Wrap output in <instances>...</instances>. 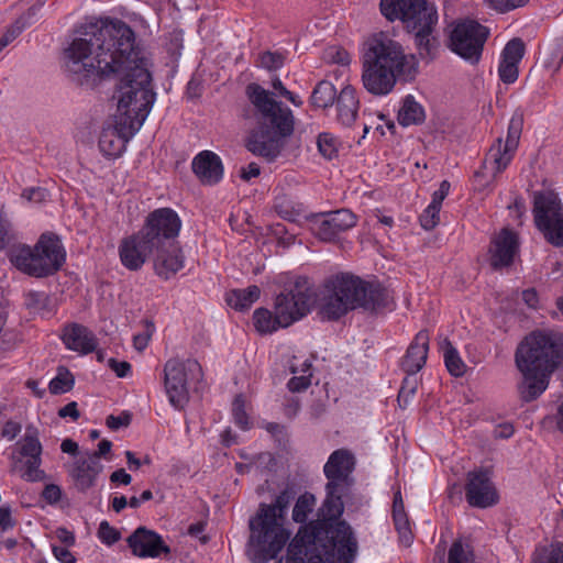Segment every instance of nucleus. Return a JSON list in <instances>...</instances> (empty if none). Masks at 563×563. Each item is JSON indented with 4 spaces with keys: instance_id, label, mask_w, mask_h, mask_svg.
<instances>
[{
    "instance_id": "nucleus-1",
    "label": "nucleus",
    "mask_w": 563,
    "mask_h": 563,
    "mask_svg": "<svg viewBox=\"0 0 563 563\" xmlns=\"http://www.w3.org/2000/svg\"><path fill=\"white\" fill-rule=\"evenodd\" d=\"M63 67L80 85L119 77L115 124L104 128L99 137L101 153L119 157L143 125L156 98L147 60L135 47L133 30L121 20L82 24L63 52Z\"/></svg>"
},
{
    "instance_id": "nucleus-2",
    "label": "nucleus",
    "mask_w": 563,
    "mask_h": 563,
    "mask_svg": "<svg viewBox=\"0 0 563 563\" xmlns=\"http://www.w3.org/2000/svg\"><path fill=\"white\" fill-rule=\"evenodd\" d=\"M418 74V60L386 33L371 36L364 44L362 82L373 96L390 93L397 81H411Z\"/></svg>"
},
{
    "instance_id": "nucleus-3",
    "label": "nucleus",
    "mask_w": 563,
    "mask_h": 563,
    "mask_svg": "<svg viewBox=\"0 0 563 563\" xmlns=\"http://www.w3.org/2000/svg\"><path fill=\"white\" fill-rule=\"evenodd\" d=\"M245 95L255 110L256 126L246 139V148L254 155L274 162L286 146L295 130L292 111L273 98V93L252 82Z\"/></svg>"
},
{
    "instance_id": "nucleus-4",
    "label": "nucleus",
    "mask_w": 563,
    "mask_h": 563,
    "mask_svg": "<svg viewBox=\"0 0 563 563\" xmlns=\"http://www.w3.org/2000/svg\"><path fill=\"white\" fill-rule=\"evenodd\" d=\"M393 298L389 291L379 284L365 282L349 273H341L330 278L324 285L321 313L328 320H338L357 308L376 312L389 308Z\"/></svg>"
},
{
    "instance_id": "nucleus-5",
    "label": "nucleus",
    "mask_w": 563,
    "mask_h": 563,
    "mask_svg": "<svg viewBox=\"0 0 563 563\" xmlns=\"http://www.w3.org/2000/svg\"><path fill=\"white\" fill-rule=\"evenodd\" d=\"M379 9L389 22L400 21L409 33H413L420 57L433 58L439 45L434 35L439 16L433 3L428 0H380Z\"/></svg>"
},
{
    "instance_id": "nucleus-6",
    "label": "nucleus",
    "mask_w": 563,
    "mask_h": 563,
    "mask_svg": "<svg viewBox=\"0 0 563 563\" xmlns=\"http://www.w3.org/2000/svg\"><path fill=\"white\" fill-rule=\"evenodd\" d=\"M314 302L316 291L309 279L298 277L289 291L276 297L274 314L265 308L254 311V325L261 333H271L278 328H286L305 317Z\"/></svg>"
},
{
    "instance_id": "nucleus-7",
    "label": "nucleus",
    "mask_w": 563,
    "mask_h": 563,
    "mask_svg": "<svg viewBox=\"0 0 563 563\" xmlns=\"http://www.w3.org/2000/svg\"><path fill=\"white\" fill-rule=\"evenodd\" d=\"M9 257L22 273L41 278L60 269L65 262V251L57 235L44 233L33 247L24 244L13 247Z\"/></svg>"
},
{
    "instance_id": "nucleus-8",
    "label": "nucleus",
    "mask_w": 563,
    "mask_h": 563,
    "mask_svg": "<svg viewBox=\"0 0 563 563\" xmlns=\"http://www.w3.org/2000/svg\"><path fill=\"white\" fill-rule=\"evenodd\" d=\"M249 528L246 555L253 563H267L276 559L290 538L280 516H268L260 510L250 518Z\"/></svg>"
},
{
    "instance_id": "nucleus-9",
    "label": "nucleus",
    "mask_w": 563,
    "mask_h": 563,
    "mask_svg": "<svg viewBox=\"0 0 563 563\" xmlns=\"http://www.w3.org/2000/svg\"><path fill=\"white\" fill-rule=\"evenodd\" d=\"M563 360V342L553 333L532 332L516 351V365L553 373Z\"/></svg>"
},
{
    "instance_id": "nucleus-10",
    "label": "nucleus",
    "mask_w": 563,
    "mask_h": 563,
    "mask_svg": "<svg viewBox=\"0 0 563 563\" xmlns=\"http://www.w3.org/2000/svg\"><path fill=\"white\" fill-rule=\"evenodd\" d=\"M201 365L194 358L168 360L164 365V387L169 404L181 410L189 401V385L202 379Z\"/></svg>"
},
{
    "instance_id": "nucleus-11",
    "label": "nucleus",
    "mask_w": 563,
    "mask_h": 563,
    "mask_svg": "<svg viewBox=\"0 0 563 563\" xmlns=\"http://www.w3.org/2000/svg\"><path fill=\"white\" fill-rule=\"evenodd\" d=\"M43 446L40 431L34 426H27L23 437L15 443L11 453L12 470L18 472L26 482H41L46 478L41 468Z\"/></svg>"
},
{
    "instance_id": "nucleus-12",
    "label": "nucleus",
    "mask_w": 563,
    "mask_h": 563,
    "mask_svg": "<svg viewBox=\"0 0 563 563\" xmlns=\"http://www.w3.org/2000/svg\"><path fill=\"white\" fill-rule=\"evenodd\" d=\"M533 217L537 229L555 247L563 246V206L553 191H537L533 196Z\"/></svg>"
},
{
    "instance_id": "nucleus-13",
    "label": "nucleus",
    "mask_w": 563,
    "mask_h": 563,
    "mask_svg": "<svg viewBox=\"0 0 563 563\" xmlns=\"http://www.w3.org/2000/svg\"><path fill=\"white\" fill-rule=\"evenodd\" d=\"M488 36L487 26L471 19L460 20L450 32L449 47L466 62L477 64Z\"/></svg>"
},
{
    "instance_id": "nucleus-14",
    "label": "nucleus",
    "mask_w": 563,
    "mask_h": 563,
    "mask_svg": "<svg viewBox=\"0 0 563 563\" xmlns=\"http://www.w3.org/2000/svg\"><path fill=\"white\" fill-rule=\"evenodd\" d=\"M181 228V220L170 208H158L148 213L141 229L156 247L176 241Z\"/></svg>"
},
{
    "instance_id": "nucleus-15",
    "label": "nucleus",
    "mask_w": 563,
    "mask_h": 563,
    "mask_svg": "<svg viewBox=\"0 0 563 563\" xmlns=\"http://www.w3.org/2000/svg\"><path fill=\"white\" fill-rule=\"evenodd\" d=\"M522 125V117L514 115L509 121L506 140L498 137L489 147L484 166H489L494 175L504 172L512 161L519 145Z\"/></svg>"
},
{
    "instance_id": "nucleus-16",
    "label": "nucleus",
    "mask_w": 563,
    "mask_h": 563,
    "mask_svg": "<svg viewBox=\"0 0 563 563\" xmlns=\"http://www.w3.org/2000/svg\"><path fill=\"white\" fill-rule=\"evenodd\" d=\"M357 218L349 209L320 212L308 218L310 231L320 241L332 242L356 225Z\"/></svg>"
},
{
    "instance_id": "nucleus-17",
    "label": "nucleus",
    "mask_w": 563,
    "mask_h": 563,
    "mask_svg": "<svg viewBox=\"0 0 563 563\" xmlns=\"http://www.w3.org/2000/svg\"><path fill=\"white\" fill-rule=\"evenodd\" d=\"M155 247L153 242L140 230L121 240L119 244L120 261L129 271H139L153 256Z\"/></svg>"
},
{
    "instance_id": "nucleus-18",
    "label": "nucleus",
    "mask_w": 563,
    "mask_h": 563,
    "mask_svg": "<svg viewBox=\"0 0 563 563\" xmlns=\"http://www.w3.org/2000/svg\"><path fill=\"white\" fill-rule=\"evenodd\" d=\"M465 497L471 506L477 508H487L498 501L497 490L487 470L473 471L467 474Z\"/></svg>"
},
{
    "instance_id": "nucleus-19",
    "label": "nucleus",
    "mask_w": 563,
    "mask_h": 563,
    "mask_svg": "<svg viewBox=\"0 0 563 563\" xmlns=\"http://www.w3.org/2000/svg\"><path fill=\"white\" fill-rule=\"evenodd\" d=\"M519 252V239L516 232L508 228L500 230L490 241L489 262L494 269L508 267L514 263Z\"/></svg>"
},
{
    "instance_id": "nucleus-20",
    "label": "nucleus",
    "mask_w": 563,
    "mask_h": 563,
    "mask_svg": "<svg viewBox=\"0 0 563 563\" xmlns=\"http://www.w3.org/2000/svg\"><path fill=\"white\" fill-rule=\"evenodd\" d=\"M132 554L139 558H158L170 552L163 538L146 527L136 528L126 539Z\"/></svg>"
},
{
    "instance_id": "nucleus-21",
    "label": "nucleus",
    "mask_w": 563,
    "mask_h": 563,
    "mask_svg": "<svg viewBox=\"0 0 563 563\" xmlns=\"http://www.w3.org/2000/svg\"><path fill=\"white\" fill-rule=\"evenodd\" d=\"M155 273L163 279H169L184 267L185 256L177 241L155 247L153 251Z\"/></svg>"
},
{
    "instance_id": "nucleus-22",
    "label": "nucleus",
    "mask_w": 563,
    "mask_h": 563,
    "mask_svg": "<svg viewBox=\"0 0 563 563\" xmlns=\"http://www.w3.org/2000/svg\"><path fill=\"white\" fill-rule=\"evenodd\" d=\"M191 168L202 185H216L223 177L221 158L211 151L197 154L192 159Z\"/></svg>"
},
{
    "instance_id": "nucleus-23",
    "label": "nucleus",
    "mask_w": 563,
    "mask_h": 563,
    "mask_svg": "<svg viewBox=\"0 0 563 563\" xmlns=\"http://www.w3.org/2000/svg\"><path fill=\"white\" fill-rule=\"evenodd\" d=\"M63 343L68 350L89 354L97 349L98 340L92 331L79 323H71L64 328Z\"/></svg>"
},
{
    "instance_id": "nucleus-24",
    "label": "nucleus",
    "mask_w": 563,
    "mask_h": 563,
    "mask_svg": "<svg viewBox=\"0 0 563 563\" xmlns=\"http://www.w3.org/2000/svg\"><path fill=\"white\" fill-rule=\"evenodd\" d=\"M429 334L426 330L419 331L401 361L402 369L409 375H416L427 362L429 351Z\"/></svg>"
},
{
    "instance_id": "nucleus-25",
    "label": "nucleus",
    "mask_w": 563,
    "mask_h": 563,
    "mask_svg": "<svg viewBox=\"0 0 563 563\" xmlns=\"http://www.w3.org/2000/svg\"><path fill=\"white\" fill-rule=\"evenodd\" d=\"M103 471V465L95 460L79 459L74 463L70 475L77 490L86 493L95 486L97 477Z\"/></svg>"
},
{
    "instance_id": "nucleus-26",
    "label": "nucleus",
    "mask_w": 563,
    "mask_h": 563,
    "mask_svg": "<svg viewBox=\"0 0 563 563\" xmlns=\"http://www.w3.org/2000/svg\"><path fill=\"white\" fill-rule=\"evenodd\" d=\"M518 369L523 376L518 386L520 398L526 402L536 400L547 389L552 373H543L533 368L528 372L523 367H518Z\"/></svg>"
},
{
    "instance_id": "nucleus-27",
    "label": "nucleus",
    "mask_w": 563,
    "mask_h": 563,
    "mask_svg": "<svg viewBox=\"0 0 563 563\" xmlns=\"http://www.w3.org/2000/svg\"><path fill=\"white\" fill-rule=\"evenodd\" d=\"M334 103L338 121L342 125L350 126L355 121L360 107L356 90L350 85L343 87Z\"/></svg>"
},
{
    "instance_id": "nucleus-28",
    "label": "nucleus",
    "mask_w": 563,
    "mask_h": 563,
    "mask_svg": "<svg viewBox=\"0 0 563 563\" xmlns=\"http://www.w3.org/2000/svg\"><path fill=\"white\" fill-rule=\"evenodd\" d=\"M24 306L33 316L49 318L56 309L55 301L44 291L30 290L24 295Z\"/></svg>"
},
{
    "instance_id": "nucleus-29",
    "label": "nucleus",
    "mask_w": 563,
    "mask_h": 563,
    "mask_svg": "<svg viewBox=\"0 0 563 563\" xmlns=\"http://www.w3.org/2000/svg\"><path fill=\"white\" fill-rule=\"evenodd\" d=\"M296 489L291 485H287L275 498L272 504L261 503L257 510L265 512L268 516L276 515L280 516L283 521L286 520L287 509L290 503L296 497Z\"/></svg>"
},
{
    "instance_id": "nucleus-30",
    "label": "nucleus",
    "mask_w": 563,
    "mask_h": 563,
    "mask_svg": "<svg viewBox=\"0 0 563 563\" xmlns=\"http://www.w3.org/2000/svg\"><path fill=\"white\" fill-rule=\"evenodd\" d=\"M426 119L424 110L411 95L405 97L398 111V122L402 126L421 124Z\"/></svg>"
},
{
    "instance_id": "nucleus-31",
    "label": "nucleus",
    "mask_w": 563,
    "mask_h": 563,
    "mask_svg": "<svg viewBox=\"0 0 563 563\" xmlns=\"http://www.w3.org/2000/svg\"><path fill=\"white\" fill-rule=\"evenodd\" d=\"M261 295V289L256 285L249 286L245 289H234L227 295V302L235 310L249 309Z\"/></svg>"
},
{
    "instance_id": "nucleus-32",
    "label": "nucleus",
    "mask_w": 563,
    "mask_h": 563,
    "mask_svg": "<svg viewBox=\"0 0 563 563\" xmlns=\"http://www.w3.org/2000/svg\"><path fill=\"white\" fill-rule=\"evenodd\" d=\"M339 93L331 81L321 80L314 87L310 101L314 108L327 109L334 104Z\"/></svg>"
},
{
    "instance_id": "nucleus-33",
    "label": "nucleus",
    "mask_w": 563,
    "mask_h": 563,
    "mask_svg": "<svg viewBox=\"0 0 563 563\" xmlns=\"http://www.w3.org/2000/svg\"><path fill=\"white\" fill-rule=\"evenodd\" d=\"M531 563H563V543L538 545L531 555Z\"/></svg>"
},
{
    "instance_id": "nucleus-34",
    "label": "nucleus",
    "mask_w": 563,
    "mask_h": 563,
    "mask_svg": "<svg viewBox=\"0 0 563 563\" xmlns=\"http://www.w3.org/2000/svg\"><path fill=\"white\" fill-rule=\"evenodd\" d=\"M448 563H474L471 543L462 538L454 540L448 552Z\"/></svg>"
},
{
    "instance_id": "nucleus-35",
    "label": "nucleus",
    "mask_w": 563,
    "mask_h": 563,
    "mask_svg": "<svg viewBox=\"0 0 563 563\" xmlns=\"http://www.w3.org/2000/svg\"><path fill=\"white\" fill-rule=\"evenodd\" d=\"M316 506V497L311 493L300 495L292 508L291 518L296 523H306L309 514L313 511Z\"/></svg>"
},
{
    "instance_id": "nucleus-36",
    "label": "nucleus",
    "mask_w": 563,
    "mask_h": 563,
    "mask_svg": "<svg viewBox=\"0 0 563 563\" xmlns=\"http://www.w3.org/2000/svg\"><path fill=\"white\" fill-rule=\"evenodd\" d=\"M74 375L65 366L57 368V375L49 382L48 389L53 395H62L73 389Z\"/></svg>"
},
{
    "instance_id": "nucleus-37",
    "label": "nucleus",
    "mask_w": 563,
    "mask_h": 563,
    "mask_svg": "<svg viewBox=\"0 0 563 563\" xmlns=\"http://www.w3.org/2000/svg\"><path fill=\"white\" fill-rule=\"evenodd\" d=\"M444 363L449 373L455 377L464 375L466 365L460 357L455 347L450 342L446 343L444 351Z\"/></svg>"
},
{
    "instance_id": "nucleus-38",
    "label": "nucleus",
    "mask_w": 563,
    "mask_h": 563,
    "mask_svg": "<svg viewBox=\"0 0 563 563\" xmlns=\"http://www.w3.org/2000/svg\"><path fill=\"white\" fill-rule=\"evenodd\" d=\"M395 528L399 534V540L405 547H409L413 536L410 529V522L406 511H393Z\"/></svg>"
},
{
    "instance_id": "nucleus-39",
    "label": "nucleus",
    "mask_w": 563,
    "mask_h": 563,
    "mask_svg": "<svg viewBox=\"0 0 563 563\" xmlns=\"http://www.w3.org/2000/svg\"><path fill=\"white\" fill-rule=\"evenodd\" d=\"M523 55L525 43L521 38L515 37L506 44L501 54V60L519 64Z\"/></svg>"
},
{
    "instance_id": "nucleus-40",
    "label": "nucleus",
    "mask_w": 563,
    "mask_h": 563,
    "mask_svg": "<svg viewBox=\"0 0 563 563\" xmlns=\"http://www.w3.org/2000/svg\"><path fill=\"white\" fill-rule=\"evenodd\" d=\"M317 145L320 154L327 159H332L338 154L336 140L330 133H320Z\"/></svg>"
},
{
    "instance_id": "nucleus-41",
    "label": "nucleus",
    "mask_w": 563,
    "mask_h": 563,
    "mask_svg": "<svg viewBox=\"0 0 563 563\" xmlns=\"http://www.w3.org/2000/svg\"><path fill=\"white\" fill-rule=\"evenodd\" d=\"M232 412L234 422L242 430H247L250 428V419L245 411V400L242 395H238L232 404Z\"/></svg>"
},
{
    "instance_id": "nucleus-42",
    "label": "nucleus",
    "mask_w": 563,
    "mask_h": 563,
    "mask_svg": "<svg viewBox=\"0 0 563 563\" xmlns=\"http://www.w3.org/2000/svg\"><path fill=\"white\" fill-rule=\"evenodd\" d=\"M285 56L277 52H264L260 55V64L263 68L272 71L284 66Z\"/></svg>"
},
{
    "instance_id": "nucleus-43",
    "label": "nucleus",
    "mask_w": 563,
    "mask_h": 563,
    "mask_svg": "<svg viewBox=\"0 0 563 563\" xmlns=\"http://www.w3.org/2000/svg\"><path fill=\"white\" fill-rule=\"evenodd\" d=\"M324 59L328 63H333L341 66H349L351 63V55L346 49L342 47L331 46L325 51Z\"/></svg>"
},
{
    "instance_id": "nucleus-44",
    "label": "nucleus",
    "mask_w": 563,
    "mask_h": 563,
    "mask_svg": "<svg viewBox=\"0 0 563 563\" xmlns=\"http://www.w3.org/2000/svg\"><path fill=\"white\" fill-rule=\"evenodd\" d=\"M440 208L432 206L431 203L423 210L419 220L420 224L424 230L434 229L440 222Z\"/></svg>"
},
{
    "instance_id": "nucleus-45",
    "label": "nucleus",
    "mask_w": 563,
    "mask_h": 563,
    "mask_svg": "<svg viewBox=\"0 0 563 563\" xmlns=\"http://www.w3.org/2000/svg\"><path fill=\"white\" fill-rule=\"evenodd\" d=\"M98 538L102 543L112 545L120 540L121 533L119 530L110 526L108 521L103 520L99 525Z\"/></svg>"
},
{
    "instance_id": "nucleus-46",
    "label": "nucleus",
    "mask_w": 563,
    "mask_h": 563,
    "mask_svg": "<svg viewBox=\"0 0 563 563\" xmlns=\"http://www.w3.org/2000/svg\"><path fill=\"white\" fill-rule=\"evenodd\" d=\"M499 78L504 84H512L518 79V64L501 60L498 68Z\"/></svg>"
},
{
    "instance_id": "nucleus-47",
    "label": "nucleus",
    "mask_w": 563,
    "mask_h": 563,
    "mask_svg": "<svg viewBox=\"0 0 563 563\" xmlns=\"http://www.w3.org/2000/svg\"><path fill=\"white\" fill-rule=\"evenodd\" d=\"M417 389V382L406 377L398 393L397 401L401 408H406Z\"/></svg>"
},
{
    "instance_id": "nucleus-48",
    "label": "nucleus",
    "mask_w": 563,
    "mask_h": 563,
    "mask_svg": "<svg viewBox=\"0 0 563 563\" xmlns=\"http://www.w3.org/2000/svg\"><path fill=\"white\" fill-rule=\"evenodd\" d=\"M12 224L8 218L4 207L0 205V250H3L10 242Z\"/></svg>"
},
{
    "instance_id": "nucleus-49",
    "label": "nucleus",
    "mask_w": 563,
    "mask_h": 563,
    "mask_svg": "<svg viewBox=\"0 0 563 563\" xmlns=\"http://www.w3.org/2000/svg\"><path fill=\"white\" fill-rule=\"evenodd\" d=\"M5 313L0 308V351H7L14 345V335L12 332L4 330Z\"/></svg>"
},
{
    "instance_id": "nucleus-50",
    "label": "nucleus",
    "mask_w": 563,
    "mask_h": 563,
    "mask_svg": "<svg viewBox=\"0 0 563 563\" xmlns=\"http://www.w3.org/2000/svg\"><path fill=\"white\" fill-rule=\"evenodd\" d=\"M312 374H300L289 379L287 387L291 393H300L306 390L311 384Z\"/></svg>"
},
{
    "instance_id": "nucleus-51",
    "label": "nucleus",
    "mask_w": 563,
    "mask_h": 563,
    "mask_svg": "<svg viewBox=\"0 0 563 563\" xmlns=\"http://www.w3.org/2000/svg\"><path fill=\"white\" fill-rule=\"evenodd\" d=\"M22 197L34 203H41L48 197V191L44 188H26L22 192Z\"/></svg>"
},
{
    "instance_id": "nucleus-52",
    "label": "nucleus",
    "mask_w": 563,
    "mask_h": 563,
    "mask_svg": "<svg viewBox=\"0 0 563 563\" xmlns=\"http://www.w3.org/2000/svg\"><path fill=\"white\" fill-rule=\"evenodd\" d=\"M131 422V416L123 412L120 416L110 415L107 417L106 424L111 430H118L121 427H128Z\"/></svg>"
},
{
    "instance_id": "nucleus-53",
    "label": "nucleus",
    "mask_w": 563,
    "mask_h": 563,
    "mask_svg": "<svg viewBox=\"0 0 563 563\" xmlns=\"http://www.w3.org/2000/svg\"><path fill=\"white\" fill-rule=\"evenodd\" d=\"M108 366L121 378L126 377L131 372V364L129 362L117 361L113 357L108 360Z\"/></svg>"
},
{
    "instance_id": "nucleus-54",
    "label": "nucleus",
    "mask_w": 563,
    "mask_h": 563,
    "mask_svg": "<svg viewBox=\"0 0 563 563\" xmlns=\"http://www.w3.org/2000/svg\"><path fill=\"white\" fill-rule=\"evenodd\" d=\"M15 523L10 507H0V532L13 529Z\"/></svg>"
},
{
    "instance_id": "nucleus-55",
    "label": "nucleus",
    "mask_w": 563,
    "mask_h": 563,
    "mask_svg": "<svg viewBox=\"0 0 563 563\" xmlns=\"http://www.w3.org/2000/svg\"><path fill=\"white\" fill-rule=\"evenodd\" d=\"M42 497L48 503V504H56L60 500L62 497V490L59 486L55 484H48L44 487L42 492Z\"/></svg>"
},
{
    "instance_id": "nucleus-56",
    "label": "nucleus",
    "mask_w": 563,
    "mask_h": 563,
    "mask_svg": "<svg viewBox=\"0 0 563 563\" xmlns=\"http://www.w3.org/2000/svg\"><path fill=\"white\" fill-rule=\"evenodd\" d=\"M450 187L451 185L448 180L441 181L439 189L432 195L431 205L441 209L442 202L450 191Z\"/></svg>"
},
{
    "instance_id": "nucleus-57",
    "label": "nucleus",
    "mask_w": 563,
    "mask_h": 563,
    "mask_svg": "<svg viewBox=\"0 0 563 563\" xmlns=\"http://www.w3.org/2000/svg\"><path fill=\"white\" fill-rule=\"evenodd\" d=\"M53 554L60 563H75L76 559L73 553L64 545H53Z\"/></svg>"
},
{
    "instance_id": "nucleus-58",
    "label": "nucleus",
    "mask_w": 563,
    "mask_h": 563,
    "mask_svg": "<svg viewBox=\"0 0 563 563\" xmlns=\"http://www.w3.org/2000/svg\"><path fill=\"white\" fill-rule=\"evenodd\" d=\"M21 432V424L15 421H7L1 430L2 438L8 439L9 441H12L16 438V435Z\"/></svg>"
},
{
    "instance_id": "nucleus-59",
    "label": "nucleus",
    "mask_w": 563,
    "mask_h": 563,
    "mask_svg": "<svg viewBox=\"0 0 563 563\" xmlns=\"http://www.w3.org/2000/svg\"><path fill=\"white\" fill-rule=\"evenodd\" d=\"M111 448H112L111 441L103 439L99 442L98 450L95 451L93 453L88 454V459L95 460V462H99L100 457H106L107 454L110 453Z\"/></svg>"
},
{
    "instance_id": "nucleus-60",
    "label": "nucleus",
    "mask_w": 563,
    "mask_h": 563,
    "mask_svg": "<svg viewBox=\"0 0 563 563\" xmlns=\"http://www.w3.org/2000/svg\"><path fill=\"white\" fill-rule=\"evenodd\" d=\"M60 418L70 417L73 420H77L80 417V412L77 408L76 401H70L58 410Z\"/></svg>"
},
{
    "instance_id": "nucleus-61",
    "label": "nucleus",
    "mask_w": 563,
    "mask_h": 563,
    "mask_svg": "<svg viewBox=\"0 0 563 563\" xmlns=\"http://www.w3.org/2000/svg\"><path fill=\"white\" fill-rule=\"evenodd\" d=\"M260 174H261V168H260L258 164L252 162L247 166L241 168L240 177L243 180L249 181L250 179L257 177Z\"/></svg>"
},
{
    "instance_id": "nucleus-62",
    "label": "nucleus",
    "mask_w": 563,
    "mask_h": 563,
    "mask_svg": "<svg viewBox=\"0 0 563 563\" xmlns=\"http://www.w3.org/2000/svg\"><path fill=\"white\" fill-rule=\"evenodd\" d=\"M110 482L113 484L130 485L132 476L124 468H119L110 475Z\"/></svg>"
},
{
    "instance_id": "nucleus-63",
    "label": "nucleus",
    "mask_w": 563,
    "mask_h": 563,
    "mask_svg": "<svg viewBox=\"0 0 563 563\" xmlns=\"http://www.w3.org/2000/svg\"><path fill=\"white\" fill-rule=\"evenodd\" d=\"M484 3L497 13L510 12L508 0H484Z\"/></svg>"
},
{
    "instance_id": "nucleus-64",
    "label": "nucleus",
    "mask_w": 563,
    "mask_h": 563,
    "mask_svg": "<svg viewBox=\"0 0 563 563\" xmlns=\"http://www.w3.org/2000/svg\"><path fill=\"white\" fill-rule=\"evenodd\" d=\"M153 498V494L150 489H146L144 490L140 497H136V496H132L130 499H129V506L131 508H139L141 506L142 503H145V501H148Z\"/></svg>"
}]
</instances>
